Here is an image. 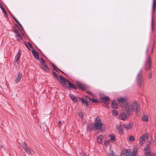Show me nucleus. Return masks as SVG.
<instances>
[{
    "label": "nucleus",
    "instance_id": "42",
    "mask_svg": "<svg viewBox=\"0 0 156 156\" xmlns=\"http://www.w3.org/2000/svg\"><path fill=\"white\" fill-rule=\"evenodd\" d=\"M109 156H115L113 152H112L110 153Z\"/></svg>",
    "mask_w": 156,
    "mask_h": 156
},
{
    "label": "nucleus",
    "instance_id": "11",
    "mask_svg": "<svg viewBox=\"0 0 156 156\" xmlns=\"http://www.w3.org/2000/svg\"><path fill=\"white\" fill-rule=\"evenodd\" d=\"M32 51L33 55L34 56L35 58L36 59H38L39 58L38 53L34 49H33Z\"/></svg>",
    "mask_w": 156,
    "mask_h": 156
},
{
    "label": "nucleus",
    "instance_id": "31",
    "mask_svg": "<svg viewBox=\"0 0 156 156\" xmlns=\"http://www.w3.org/2000/svg\"><path fill=\"white\" fill-rule=\"evenodd\" d=\"M89 99H90V101H91L93 102H98V100L93 98H90L89 97H88Z\"/></svg>",
    "mask_w": 156,
    "mask_h": 156
},
{
    "label": "nucleus",
    "instance_id": "24",
    "mask_svg": "<svg viewBox=\"0 0 156 156\" xmlns=\"http://www.w3.org/2000/svg\"><path fill=\"white\" fill-rule=\"evenodd\" d=\"M81 102L82 104H85L87 106L88 105V102L86 100V99L84 98H81Z\"/></svg>",
    "mask_w": 156,
    "mask_h": 156
},
{
    "label": "nucleus",
    "instance_id": "6",
    "mask_svg": "<svg viewBox=\"0 0 156 156\" xmlns=\"http://www.w3.org/2000/svg\"><path fill=\"white\" fill-rule=\"evenodd\" d=\"M148 137L149 136L147 133H146L143 134L139 139V144L140 145H142L144 144L145 141L147 139Z\"/></svg>",
    "mask_w": 156,
    "mask_h": 156
},
{
    "label": "nucleus",
    "instance_id": "30",
    "mask_svg": "<svg viewBox=\"0 0 156 156\" xmlns=\"http://www.w3.org/2000/svg\"><path fill=\"white\" fill-rule=\"evenodd\" d=\"M13 19L15 20L16 21V23L20 26L22 27V26L21 24L19 22V21L15 17H13Z\"/></svg>",
    "mask_w": 156,
    "mask_h": 156
},
{
    "label": "nucleus",
    "instance_id": "47",
    "mask_svg": "<svg viewBox=\"0 0 156 156\" xmlns=\"http://www.w3.org/2000/svg\"><path fill=\"white\" fill-rule=\"evenodd\" d=\"M148 48H147V49H146V52H147L148 51Z\"/></svg>",
    "mask_w": 156,
    "mask_h": 156
},
{
    "label": "nucleus",
    "instance_id": "9",
    "mask_svg": "<svg viewBox=\"0 0 156 156\" xmlns=\"http://www.w3.org/2000/svg\"><path fill=\"white\" fill-rule=\"evenodd\" d=\"M127 115H128L126 113V114L124 112H122L119 116V118L121 120H124L126 119Z\"/></svg>",
    "mask_w": 156,
    "mask_h": 156
},
{
    "label": "nucleus",
    "instance_id": "50",
    "mask_svg": "<svg viewBox=\"0 0 156 156\" xmlns=\"http://www.w3.org/2000/svg\"><path fill=\"white\" fill-rule=\"evenodd\" d=\"M61 71V72L63 73V72H62V71Z\"/></svg>",
    "mask_w": 156,
    "mask_h": 156
},
{
    "label": "nucleus",
    "instance_id": "16",
    "mask_svg": "<svg viewBox=\"0 0 156 156\" xmlns=\"http://www.w3.org/2000/svg\"><path fill=\"white\" fill-rule=\"evenodd\" d=\"M116 128L120 134L122 133L123 129L122 126L121 125H118L117 126Z\"/></svg>",
    "mask_w": 156,
    "mask_h": 156
},
{
    "label": "nucleus",
    "instance_id": "14",
    "mask_svg": "<svg viewBox=\"0 0 156 156\" xmlns=\"http://www.w3.org/2000/svg\"><path fill=\"white\" fill-rule=\"evenodd\" d=\"M101 99L102 101L105 104H108V101L109 99V98L107 96L101 97Z\"/></svg>",
    "mask_w": 156,
    "mask_h": 156
},
{
    "label": "nucleus",
    "instance_id": "3",
    "mask_svg": "<svg viewBox=\"0 0 156 156\" xmlns=\"http://www.w3.org/2000/svg\"><path fill=\"white\" fill-rule=\"evenodd\" d=\"M137 85L139 87H141L144 83L143 77L141 70H140L137 74L136 77Z\"/></svg>",
    "mask_w": 156,
    "mask_h": 156
},
{
    "label": "nucleus",
    "instance_id": "39",
    "mask_svg": "<svg viewBox=\"0 0 156 156\" xmlns=\"http://www.w3.org/2000/svg\"><path fill=\"white\" fill-rule=\"evenodd\" d=\"M53 74L55 78H58L57 74L55 72H53Z\"/></svg>",
    "mask_w": 156,
    "mask_h": 156
},
{
    "label": "nucleus",
    "instance_id": "12",
    "mask_svg": "<svg viewBox=\"0 0 156 156\" xmlns=\"http://www.w3.org/2000/svg\"><path fill=\"white\" fill-rule=\"evenodd\" d=\"M21 54V51L20 50H19L15 58L14 59V61L15 62H16L19 59L20 57Z\"/></svg>",
    "mask_w": 156,
    "mask_h": 156
},
{
    "label": "nucleus",
    "instance_id": "41",
    "mask_svg": "<svg viewBox=\"0 0 156 156\" xmlns=\"http://www.w3.org/2000/svg\"><path fill=\"white\" fill-rule=\"evenodd\" d=\"M152 74L151 73H150L148 75V78L150 79L152 78Z\"/></svg>",
    "mask_w": 156,
    "mask_h": 156
},
{
    "label": "nucleus",
    "instance_id": "7",
    "mask_svg": "<svg viewBox=\"0 0 156 156\" xmlns=\"http://www.w3.org/2000/svg\"><path fill=\"white\" fill-rule=\"evenodd\" d=\"M40 62L41 65L42 66V69L44 71L49 72L50 70L49 69L46 64L45 61L42 58H41Z\"/></svg>",
    "mask_w": 156,
    "mask_h": 156
},
{
    "label": "nucleus",
    "instance_id": "10",
    "mask_svg": "<svg viewBox=\"0 0 156 156\" xmlns=\"http://www.w3.org/2000/svg\"><path fill=\"white\" fill-rule=\"evenodd\" d=\"M22 76V75L21 73L19 72L15 80V82L16 83H18L20 82Z\"/></svg>",
    "mask_w": 156,
    "mask_h": 156
},
{
    "label": "nucleus",
    "instance_id": "43",
    "mask_svg": "<svg viewBox=\"0 0 156 156\" xmlns=\"http://www.w3.org/2000/svg\"><path fill=\"white\" fill-rule=\"evenodd\" d=\"M0 7L1 9L2 10L3 12H4V9H3V7L2 6H0Z\"/></svg>",
    "mask_w": 156,
    "mask_h": 156
},
{
    "label": "nucleus",
    "instance_id": "18",
    "mask_svg": "<svg viewBox=\"0 0 156 156\" xmlns=\"http://www.w3.org/2000/svg\"><path fill=\"white\" fill-rule=\"evenodd\" d=\"M138 150V147H137L136 146L134 147L133 151L132 154V156H136V152Z\"/></svg>",
    "mask_w": 156,
    "mask_h": 156
},
{
    "label": "nucleus",
    "instance_id": "27",
    "mask_svg": "<svg viewBox=\"0 0 156 156\" xmlns=\"http://www.w3.org/2000/svg\"><path fill=\"white\" fill-rule=\"evenodd\" d=\"M26 44V46L29 50H31V49L33 50V47L31 44L29 43H27Z\"/></svg>",
    "mask_w": 156,
    "mask_h": 156
},
{
    "label": "nucleus",
    "instance_id": "25",
    "mask_svg": "<svg viewBox=\"0 0 156 156\" xmlns=\"http://www.w3.org/2000/svg\"><path fill=\"white\" fill-rule=\"evenodd\" d=\"M77 85L78 87L81 88L83 90H84L85 89V87L84 85L80 83H78L77 84Z\"/></svg>",
    "mask_w": 156,
    "mask_h": 156
},
{
    "label": "nucleus",
    "instance_id": "13",
    "mask_svg": "<svg viewBox=\"0 0 156 156\" xmlns=\"http://www.w3.org/2000/svg\"><path fill=\"white\" fill-rule=\"evenodd\" d=\"M27 153L29 154H33L34 153L33 150L31 148H29V147H27L24 149Z\"/></svg>",
    "mask_w": 156,
    "mask_h": 156
},
{
    "label": "nucleus",
    "instance_id": "28",
    "mask_svg": "<svg viewBox=\"0 0 156 156\" xmlns=\"http://www.w3.org/2000/svg\"><path fill=\"white\" fill-rule=\"evenodd\" d=\"M129 152L126 150L125 153L122 155H121V156H129Z\"/></svg>",
    "mask_w": 156,
    "mask_h": 156
},
{
    "label": "nucleus",
    "instance_id": "1",
    "mask_svg": "<svg viewBox=\"0 0 156 156\" xmlns=\"http://www.w3.org/2000/svg\"><path fill=\"white\" fill-rule=\"evenodd\" d=\"M139 105L136 102H132L131 104H127L125 108V111L128 115H131L132 112L137 111Z\"/></svg>",
    "mask_w": 156,
    "mask_h": 156
},
{
    "label": "nucleus",
    "instance_id": "17",
    "mask_svg": "<svg viewBox=\"0 0 156 156\" xmlns=\"http://www.w3.org/2000/svg\"><path fill=\"white\" fill-rule=\"evenodd\" d=\"M124 125L125 127V128L127 130L129 129H131L132 128V126H133V124L132 123H129L128 124Z\"/></svg>",
    "mask_w": 156,
    "mask_h": 156
},
{
    "label": "nucleus",
    "instance_id": "49",
    "mask_svg": "<svg viewBox=\"0 0 156 156\" xmlns=\"http://www.w3.org/2000/svg\"><path fill=\"white\" fill-rule=\"evenodd\" d=\"M153 51V49H152V50H151V52H152Z\"/></svg>",
    "mask_w": 156,
    "mask_h": 156
},
{
    "label": "nucleus",
    "instance_id": "23",
    "mask_svg": "<svg viewBox=\"0 0 156 156\" xmlns=\"http://www.w3.org/2000/svg\"><path fill=\"white\" fill-rule=\"evenodd\" d=\"M59 77L60 79V80H61V82L63 84V83H64V84H65L66 83H65V82H67V81L62 76H60Z\"/></svg>",
    "mask_w": 156,
    "mask_h": 156
},
{
    "label": "nucleus",
    "instance_id": "33",
    "mask_svg": "<svg viewBox=\"0 0 156 156\" xmlns=\"http://www.w3.org/2000/svg\"><path fill=\"white\" fill-rule=\"evenodd\" d=\"M115 136L113 135H112L111 136V138L110 140L112 142L113 141V140H114L115 139Z\"/></svg>",
    "mask_w": 156,
    "mask_h": 156
},
{
    "label": "nucleus",
    "instance_id": "29",
    "mask_svg": "<svg viewBox=\"0 0 156 156\" xmlns=\"http://www.w3.org/2000/svg\"><path fill=\"white\" fill-rule=\"evenodd\" d=\"M21 146L23 147V149H25L26 148H27V145L25 143V142H22L21 144Z\"/></svg>",
    "mask_w": 156,
    "mask_h": 156
},
{
    "label": "nucleus",
    "instance_id": "35",
    "mask_svg": "<svg viewBox=\"0 0 156 156\" xmlns=\"http://www.w3.org/2000/svg\"><path fill=\"white\" fill-rule=\"evenodd\" d=\"M110 141V140H107L106 141H105L104 142L106 146H108L109 144Z\"/></svg>",
    "mask_w": 156,
    "mask_h": 156
},
{
    "label": "nucleus",
    "instance_id": "46",
    "mask_svg": "<svg viewBox=\"0 0 156 156\" xmlns=\"http://www.w3.org/2000/svg\"><path fill=\"white\" fill-rule=\"evenodd\" d=\"M58 123L59 124H61V121H58Z\"/></svg>",
    "mask_w": 156,
    "mask_h": 156
},
{
    "label": "nucleus",
    "instance_id": "20",
    "mask_svg": "<svg viewBox=\"0 0 156 156\" xmlns=\"http://www.w3.org/2000/svg\"><path fill=\"white\" fill-rule=\"evenodd\" d=\"M69 97L73 101L76 102L77 101L76 98V96L73 94H69Z\"/></svg>",
    "mask_w": 156,
    "mask_h": 156
},
{
    "label": "nucleus",
    "instance_id": "36",
    "mask_svg": "<svg viewBox=\"0 0 156 156\" xmlns=\"http://www.w3.org/2000/svg\"><path fill=\"white\" fill-rule=\"evenodd\" d=\"M145 156H151V154L149 151H146L145 153Z\"/></svg>",
    "mask_w": 156,
    "mask_h": 156
},
{
    "label": "nucleus",
    "instance_id": "44",
    "mask_svg": "<svg viewBox=\"0 0 156 156\" xmlns=\"http://www.w3.org/2000/svg\"><path fill=\"white\" fill-rule=\"evenodd\" d=\"M79 115L81 117L82 116H83L82 113H80L79 114Z\"/></svg>",
    "mask_w": 156,
    "mask_h": 156
},
{
    "label": "nucleus",
    "instance_id": "2",
    "mask_svg": "<svg viewBox=\"0 0 156 156\" xmlns=\"http://www.w3.org/2000/svg\"><path fill=\"white\" fill-rule=\"evenodd\" d=\"M105 128L104 125L101 122L100 119L99 118H96L92 128L94 130L98 129L102 130L105 129Z\"/></svg>",
    "mask_w": 156,
    "mask_h": 156
},
{
    "label": "nucleus",
    "instance_id": "26",
    "mask_svg": "<svg viewBox=\"0 0 156 156\" xmlns=\"http://www.w3.org/2000/svg\"><path fill=\"white\" fill-rule=\"evenodd\" d=\"M143 121H147L148 120V116L147 115H143L142 118Z\"/></svg>",
    "mask_w": 156,
    "mask_h": 156
},
{
    "label": "nucleus",
    "instance_id": "37",
    "mask_svg": "<svg viewBox=\"0 0 156 156\" xmlns=\"http://www.w3.org/2000/svg\"><path fill=\"white\" fill-rule=\"evenodd\" d=\"M112 113L115 115H117V112L116 110H113L112 111Z\"/></svg>",
    "mask_w": 156,
    "mask_h": 156
},
{
    "label": "nucleus",
    "instance_id": "34",
    "mask_svg": "<svg viewBox=\"0 0 156 156\" xmlns=\"http://www.w3.org/2000/svg\"><path fill=\"white\" fill-rule=\"evenodd\" d=\"M134 140V138L133 136H131L129 137V140L130 141H133Z\"/></svg>",
    "mask_w": 156,
    "mask_h": 156
},
{
    "label": "nucleus",
    "instance_id": "32",
    "mask_svg": "<svg viewBox=\"0 0 156 156\" xmlns=\"http://www.w3.org/2000/svg\"><path fill=\"white\" fill-rule=\"evenodd\" d=\"M86 92L90 95L92 96L93 97H94V95L93 93H92L89 90H87Z\"/></svg>",
    "mask_w": 156,
    "mask_h": 156
},
{
    "label": "nucleus",
    "instance_id": "15",
    "mask_svg": "<svg viewBox=\"0 0 156 156\" xmlns=\"http://www.w3.org/2000/svg\"><path fill=\"white\" fill-rule=\"evenodd\" d=\"M112 106L113 108L116 109L118 107V104L116 101H113L112 102Z\"/></svg>",
    "mask_w": 156,
    "mask_h": 156
},
{
    "label": "nucleus",
    "instance_id": "22",
    "mask_svg": "<svg viewBox=\"0 0 156 156\" xmlns=\"http://www.w3.org/2000/svg\"><path fill=\"white\" fill-rule=\"evenodd\" d=\"M16 34V36L17 37L18 39H21V36L20 34L18 32V31L16 30H14Z\"/></svg>",
    "mask_w": 156,
    "mask_h": 156
},
{
    "label": "nucleus",
    "instance_id": "38",
    "mask_svg": "<svg viewBox=\"0 0 156 156\" xmlns=\"http://www.w3.org/2000/svg\"><path fill=\"white\" fill-rule=\"evenodd\" d=\"M149 149V146H147L146 147L144 148V150L146 151H149L148 150Z\"/></svg>",
    "mask_w": 156,
    "mask_h": 156
},
{
    "label": "nucleus",
    "instance_id": "8",
    "mask_svg": "<svg viewBox=\"0 0 156 156\" xmlns=\"http://www.w3.org/2000/svg\"><path fill=\"white\" fill-rule=\"evenodd\" d=\"M156 9V0H153L152 9V21L153 20V15L155 13V10Z\"/></svg>",
    "mask_w": 156,
    "mask_h": 156
},
{
    "label": "nucleus",
    "instance_id": "4",
    "mask_svg": "<svg viewBox=\"0 0 156 156\" xmlns=\"http://www.w3.org/2000/svg\"><path fill=\"white\" fill-rule=\"evenodd\" d=\"M117 100L120 105L124 106V109L127 104H129L128 102V99L126 97L118 98Z\"/></svg>",
    "mask_w": 156,
    "mask_h": 156
},
{
    "label": "nucleus",
    "instance_id": "48",
    "mask_svg": "<svg viewBox=\"0 0 156 156\" xmlns=\"http://www.w3.org/2000/svg\"><path fill=\"white\" fill-rule=\"evenodd\" d=\"M5 14H6V12L5 11H4L3 12Z\"/></svg>",
    "mask_w": 156,
    "mask_h": 156
},
{
    "label": "nucleus",
    "instance_id": "19",
    "mask_svg": "<svg viewBox=\"0 0 156 156\" xmlns=\"http://www.w3.org/2000/svg\"><path fill=\"white\" fill-rule=\"evenodd\" d=\"M103 136L102 135H99L97 137V142L99 144H101L102 142V139Z\"/></svg>",
    "mask_w": 156,
    "mask_h": 156
},
{
    "label": "nucleus",
    "instance_id": "40",
    "mask_svg": "<svg viewBox=\"0 0 156 156\" xmlns=\"http://www.w3.org/2000/svg\"><path fill=\"white\" fill-rule=\"evenodd\" d=\"M52 65H53V68L55 70V71H57V69L59 70V69L57 68L56 66H55L53 64H52Z\"/></svg>",
    "mask_w": 156,
    "mask_h": 156
},
{
    "label": "nucleus",
    "instance_id": "21",
    "mask_svg": "<svg viewBox=\"0 0 156 156\" xmlns=\"http://www.w3.org/2000/svg\"><path fill=\"white\" fill-rule=\"evenodd\" d=\"M66 82L70 87L74 89H76V86L73 83L69 82L68 81H67Z\"/></svg>",
    "mask_w": 156,
    "mask_h": 156
},
{
    "label": "nucleus",
    "instance_id": "45",
    "mask_svg": "<svg viewBox=\"0 0 156 156\" xmlns=\"http://www.w3.org/2000/svg\"><path fill=\"white\" fill-rule=\"evenodd\" d=\"M2 147H3V146L2 144H0V148H1Z\"/></svg>",
    "mask_w": 156,
    "mask_h": 156
},
{
    "label": "nucleus",
    "instance_id": "5",
    "mask_svg": "<svg viewBox=\"0 0 156 156\" xmlns=\"http://www.w3.org/2000/svg\"><path fill=\"white\" fill-rule=\"evenodd\" d=\"M152 61L150 57L148 56L145 63V69L146 70H150L151 67Z\"/></svg>",
    "mask_w": 156,
    "mask_h": 156
}]
</instances>
